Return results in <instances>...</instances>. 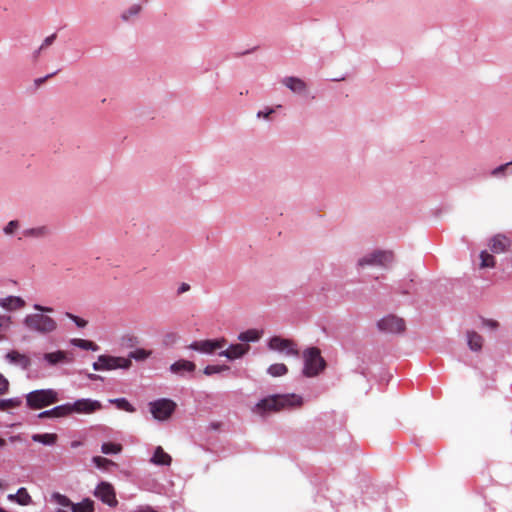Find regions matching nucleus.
<instances>
[{"label":"nucleus","instance_id":"f257e3e1","mask_svg":"<svg viewBox=\"0 0 512 512\" xmlns=\"http://www.w3.org/2000/svg\"><path fill=\"white\" fill-rule=\"evenodd\" d=\"M302 398L296 394H276L260 400L256 408L263 412H278L285 408L299 407Z\"/></svg>","mask_w":512,"mask_h":512},{"label":"nucleus","instance_id":"f03ea898","mask_svg":"<svg viewBox=\"0 0 512 512\" xmlns=\"http://www.w3.org/2000/svg\"><path fill=\"white\" fill-rule=\"evenodd\" d=\"M23 324L29 331L41 335L50 334L57 329V322L52 317L42 313L28 314L24 318Z\"/></svg>","mask_w":512,"mask_h":512},{"label":"nucleus","instance_id":"7ed1b4c3","mask_svg":"<svg viewBox=\"0 0 512 512\" xmlns=\"http://www.w3.org/2000/svg\"><path fill=\"white\" fill-rule=\"evenodd\" d=\"M304 369L303 374L306 377H315L326 368V361L321 356V351L317 347H310L303 352Z\"/></svg>","mask_w":512,"mask_h":512},{"label":"nucleus","instance_id":"20e7f679","mask_svg":"<svg viewBox=\"0 0 512 512\" xmlns=\"http://www.w3.org/2000/svg\"><path fill=\"white\" fill-rule=\"evenodd\" d=\"M58 400V393L53 389L34 390L26 396L27 406L34 410L55 404Z\"/></svg>","mask_w":512,"mask_h":512},{"label":"nucleus","instance_id":"39448f33","mask_svg":"<svg viewBox=\"0 0 512 512\" xmlns=\"http://www.w3.org/2000/svg\"><path fill=\"white\" fill-rule=\"evenodd\" d=\"M132 361L125 357H117L111 355H100L96 362L93 363L95 371H110L115 369H129Z\"/></svg>","mask_w":512,"mask_h":512},{"label":"nucleus","instance_id":"423d86ee","mask_svg":"<svg viewBox=\"0 0 512 512\" xmlns=\"http://www.w3.org/2000/svg\"><path fill=\"white\" fill-rule=\"evenodd\" d=\"M150 412L159 421H165L171 417L176 409V403L170 399H159L149 403Z\"/></svg>","mask_w":512,"mask_h":512},{"label":"nucleus","instance_id":"0eeeda50","mask_svg":"<svg viewBox=\"0 0 512 512\" xmlns=\"http://www.w3.org/2000/svg\"><path fill=\"white\" fill-rule=\"evenodd\" d=\"M393 258L394 256L391 251L377 250L359 259L358 265L360 267L366 265L386 267L393 261Z\"/></svg>","mask_w":512,"mask_h":512},{"label":"nucleus","instance_id":"6e6552de","mask_svg":"<svg viewBox=\"0 0 512 512\" xmlns=\"http://www.w3.org/2000/svg\"><path fill=\"white\" fill-rule=\"evenodd\" d=\"M69 416L73 413L92 414L102 409V404L97 400L78 399L74 403H68Z\"/></svg>","mask_w":512,"mask_h":512},{"label":"nucleus","instance_id":"1a4fd4ad","mask_svg":"<svg viewBox=\"0 0 512 512\" xmlns=\"http://www.w3.org/2000/svg\"><path fill=\"white\" fill-rule=\"evenodd\" d=\"M94 495L110 507H116L118 504L115 489L109 482H100L94 491Z\"/></svg>","mask_w":512,"mask_h":512},{"label":"nucleus","instance_id":"9d476101","mask_svg":"<svg viewBox=\"0 0 512 512\" xmlns=\"http://www.w3.org/2000/svg\"><path fill=\"white\" fill-rule=\"evenodd\" d=\"M227 342L224 338L215 340H200L191 343L188 348L205 354H211L218 349L226 346Z\"/></svg>","mask_w":512,"mask_h":512},{"label":"nucleus","instance_id":"9b49d317","mask_svg":"<svg viewBox=\"0 0 512 512\" xmlns=\"http://www.w3.org/2000/svg\"><path fill=\"white\" fill-rule=\"evenodd\" d=\"M378 328L384 332L401 333L405 330V322L402 318L389 315L378 322Z\"/></svg>","mask_w":512,"mask_h":512},{"label":"nucleus","instance_id":"f8f14e48","mask_svg":"<svg viewBox=\"0 0 512 512\" xmlns=\"http://www.w3.org/2000/svg\"><path fill=\"white\" fill-rule=\"evenodd\" d=\"M293 342L281 337H272L269 341V348L272 350L284 351L287 350L288 355L298 356V350L293 347Z\"/></svg>","mask_w":512,"mask_h":512},{"label":"nucleus","instance_id":"ddd939ff","mask_svg":"<svg viewBox=\"0 0 512 512\" xmlns=\"http://www.w3.org/2000/svg\"><path fill=\"white\" fill-rule=\"evenodd\" d=\"M5 359L13 365L19 366L23 370H27L31 366V359L27 354L17 350H11L5 355Z\"/></svg>","mask_w":512,"mask_h":512},{"label":"nucleus","instance_id":"4468645a","mask_svg":"<svg viewBox=\"0 0 512 512\" xmlns=\"http://www.w3.org/2000/svg\"><path fill=\"white\" fill-rule=\"evenodd\" d=\"M512 246L511 241L502 234H497L491 238L489 247L493 253H503Z\"/></svg>","mask_w":512,"mask_h":512},{"label":"nucleus","instance_id":"2eb2a0df","mask_svg":"<svg viewBox=\"0 0 512 512\" xmlns=\"http://www.w3.org/2000/svg\"><path fill=\"white\" fill-rule=\"evenodd\" d=\"M250 349L249 344H233L226 350L220 352V356H225L230 360L237 359L245 355Z\"/></svg>","mask_w":512,"mask_h":512},{"label":"nucleus","instance_id":"dca6fc26","mask_svg":"<svg viewBox=\"0 0 512 512\" xmlns=\"http://www.w3.org/2000/svg\"><path fill=\"white\" fill-rule=\"evenodd\" d=\"M25 301L18 296H8L0 299V306L7 311H16L25 307Z\"/></svg>","mask_w":512,"mask_h":512},{"label":"nucleus","instance_id":"f3484780","mask_svg":"<svg viewBox=\"0 0 512 512\" xmlns=\"http://www.w3.org/2000/svg\"><path fill=\"white\" fill-rule=\"evenodd\" d=\"M68 403L56 406L50 410L43 411L38 414V418H62L69 416Z\"/></svg>","mask_w":512,"mask_h":512},{"label":"nucleus","instance_id":"a211bd4d","mask_svg":"<svg viewBox=\"0 0 512 512\" xmlns=\"http://www.w3.org/2000/svg\"><path fill=\"white\" fill-rule=\"evenodd\" d=\"M43 358L50 366H55L59 363L71 362V359L68 357V353L62 350L45 353Z\"/></svg>","mask_w":512,"mask_h":512},{"label":"nucleus","instance_id":"6ab92c4d","mask_svg":"<svg viewBox=\"0 0 512 512\" xmlns=\"http://www.w3.org/2000/svg\"><path fill=\"white\" fill-rule=\"evenodd\" d=\"M282 83L294 93H302L307 88L306 83L297 77H285Z\"/></svg>","mask_w":512,"mask_h":512},{"label":"nucleus","instance_id":"aec40b11","mask_svg":"<svg viewBox=\"0 0 512 512\" xmlns=\"http://www.w3.org/2000/svg\"><path fill=\"white\" fill-rule=\"evenodd\" d=\"M196 369V365L192 361L178 360L170 366V371L174 374H182L183 372H193Z\"/></svg>","mask_w":512,"mask_h":512},{"label":"nucleus","instance_id":"412c9836","mask_svg":"<svg viewBox=\"0 0 512 512\" xmlns=\"http://www.w3.org/2000/svg\"><path fill=\"white\" fill-rule=\"evenodd\" d=\"M150 461L155 465L169 466L172 458L161 446H157Z\"/></svg>","mask_w":512,"mask_h":512},{"label":"nucleus","instance_id":"4be33fe9","mask_svg":"<svg viewBox=\"0 0 512 512\" xmlns=\"http://www.w3.org/2000/svg\"><path fill=\"white\" fill-rule=\"evenodd\" d=\"M51 500L65 510L72 512L73 502L65 495L55 492L51 496Z\"/></svg>","mask_w":512,"mask_h":512},{"label":"nucleus","instance_id":"5701e85b","mask_svg":"<svg viewBox=\"0 0 512 512\" xmlns=\"http://www.w3.org/2000/svg\"><path fill=\"white\" fill-rule=\"evenodd\" d=\"M468 345L471 350L479 351L483 345V338L481 335L474 331H469L467 333Z\"/></svg>","mask_w":512,"mask_h":512},{"label":"nucleus","instance_id":"b1692460","mask_svg":"<svg viewBox=\"0 0 512 512\" xmlns=\"http://www.w3.org/2000/svg\"><path fill=\"white\" fill-rule=\"evenodd\" d=\"M57 439H58V437L54 433L32 435V440L34 442L42 443L44 445H54L56 443Z\"/></svg>","mask_w":512,"mask_h":512},{"label":"nucleus","instance_id":"393cba45","mask_svg":"<svg viewBox=\"0 0 512 512\" xmlns=\"http://www.w3.org/2000/svg\"><path fill=\"white\" fill-rule=\"evenodd\" d=\"M26 237L41 238L50 234V229L47 226H40L36 228H30L23 232Z\"/></svg>","mask_w":512,"mask_h":512},{"label":"nucleus","instance_id":"a878e982","mask_svg":"<svg viewBox=\"0 0 512 512\" xmlns=\"http://www.w3.org/2000/svg\"><path fill=\"white\" fill-rule=\"evenodd\" d=\"M72 345L79 347L84 350H92L97 351L99 349L98 345L95 344L93 341L75 338L71 341Z\"/></svg>","mask_w":512,"mask_h":512},{"label":"nucleus","instance_id":"bb28decb","mask_svg":"<svg viewBox=\"0 0 512 512\" xmlns=\"http://www.w3.org/2000/svg\"><path fill=\"white\" fill-rule=\"evenodd\" d=\"M152 355V351L151 350H146V349H143V348H138L134 351H131L129 353V356L127 359H135L136 361H144L146 360L147 358H149L150 356Z\"/></svg>","mask_w":512,"mask_h":512},{"label":"nucleus","instance_id":"cd10ccee","mask_svg":"<svg viewBox=\"0 0 512 512\" xmlns=\"http://www.w3.org/2000/svg\"><path fill=\"white\" fill-rule=\"evenodd\" d=\"M267 372L273 377H279L287 374L288 368L283 363L272 364L268 367Z\"/></svg>","mask_w":512,"mask_h":512},{"label":"nucleus","instance_id":"c85d7f7f","mask_svg":"<svg viewBox=\"0 0 512 512\" xmlns=\"http://www.w3.org/2000/svg\"><path fill=\"white\" fill-rule=\"evenodd\" d=\"M22 401L19 398L3 399L0 400V411H7L19 407Z\"/></svg>","mask_w":512,"mask_h":512},{"label":"nucleus","instance_id":"c756f323","mask_svg":"<svg viewBox=\"0 0 512 512\" xmlns=\"http://www.w3.org/2000/svg\"><path fill=\"white\" fill-rule=\"evenodd\" d=\"M260 338V334L257 330L250 329L239 334L238 339L244 342H254Z\"/></svg>","mask_w":512,"mask_h":512},{"label":"nucleus","instance_id":"7c9ffc66","mask_svg":"<svg viewBox=\"0 0 512 512\" xmlns=\"http://www.w3.org/2000/svg\"><path fill=\"white\" fill-rule=\"evenodd\" d=\"M17 503L22 506L29 505L32 502V498L27 492L26 488L22 487L18 489L17 493Z\"/></svg>","mask_w":512,"mask_h":512},{"label":"nucleus","instance_id":"2f4dec72","mask_svg":"<svg viewBox=\"0 0 512 512\" xmlns=\"http://www.w3.org/2000/svg\"><path fill=\"white\" fill-rule=\"evenodd\" d=\"M481 259V268H492L495 266V258L493 255L489 254L487 251H482L480 254Z\"/></svg>","mask_w":512,"mask_h":512},{"label":"nucleus","instance_id":"473e14b6","mask_svg":"<svg viewBox=\"0 0 512 512\" xmlns=\"http://www.w3.org/2000/svg\"><path fill=\"white\" fill-rule=\"evenodd\" d=\"M111 403L115 404L118 409L124 410L126 412H134L135 408L125 399V398H118L110 400Z\"/></svg>","mask_w":512,"mask_h":512},{"label":"nucleus","instance_id":"72a5a7b5","mask_svg":"<svg viewBox=\"0 0 512 512\" xmlns=\"http://www.w3.org/2000/svg\"><path fill=\"white\" fill-rule=\"evenodd\" d=\"M121 450H122V446L120 444H116V443L107 442V443H103L101 446V451L104 454H117V453L121 452Z\"/></svg>","mask_w":512,"mask_h":512},{"label":"nucleus","instance_id":"f704fd0d","mask_svg":"<svg viewBox=\"0 0 512 512\" xmlns=\"http://www.w3.org/2000/svg\"><path fill=\"white\" fill-rule=\"evenodd\" d=\"M226 370H229V367L226 365H208L204 368L203 373L207 376H210L212 374L220 373Z\"/></svg>","mask_w":512,"mask_h":512},{"label":"nucleus","instance_id":"c9c22d12","mask_svg":"<svg viewBox=\"0 0 512 512\" xmlns=\"http://www.w3.org/2000/svg\"><path fill=\"white\" fill-rule=\"evenodd\" d=\"M93 463L100 469H107L111 465H115V463L105 457L95 456L93 457Z\"/></svg>","mask_w":512,"mask_h":512},{"label":"nucleus","instance_id":"e433bc0d","mask_svg":"<svg viewBox=\"0 0 512 512\" xmlns=\"http://www.w3.org/2000/svg\"><path fill=\"white\" fill-rule=\"evenodd\" d=\"M512 167V161L511 162H508V163H505V164H502L500 166H498L497 168L493 169L491 171V175L493 177H500V176H503L506 174V172L509 170V168Z\"/></svg>","mask_w":512,"mask_h":512},{"label":"nucleus","instance_id":"4c0bfd02","mask_svg":"<svg viewBox=\"0 0 512 512\" xmlns=\"http://www.w3.org/2000/svg\"><path fill=\"white\" fill-rule=\"evenodd\" d=\"M141 11V6L134 4L122 14V19L127 21L131 16L137 15Z\"/></svg>","mask_w":512,"mask_h":512},{"label":"nucleus","instance_id":"58836bf2","mask_svg":"<svg viewBox=\"0 0 512 512\" xmlns=\"http://www.w3.org/2000/svg\"><path fill=\"white\" fill-rule=\"evenodd\" d=\"M56 39V34H52L48 37H46L43 41V43L41 44V46L39 47V49L35 52L34 56L35 58H37L40 54V52L45 49L46 47L50 46L53 44V42L55 41Z\"/></svg>","mask_w":512,"mask_h":512},{"label":"nucleus","instance_id":"ea45409f","mask_svg":"<svg viewBox=\"0 0 512 512\" xmlns=\"http://www.w3.org/2000/svg\"><path fill=\"white\" fill-rule=\"evenodd\" d=\"M18 228L19 222L17 220H12L4 227V233L6 235H12Z\"/></svg>","mask_w":512,"mask_h":512},{"label":"nucleus","instance_id":"a19ab883","mask_svg":"<svg viewBox=\"0 0 512 512\" xmlns=\"http://www.w3.org/2000/svg\"><path fill=\"white\" fill-rule=\"evenodd\" d=\"M9 382L8 380L0 373V395H4L8 392Z\"/></svg>","mask_w":512,"mask_h":512},{"label":"nucleus","instance_id":"79ce46f5","mask_svg":"<svg viewBox=\"0 0 512 512\" xmlns=\"http://www.w3.org/2000/svg\"><path fill=\"white\" fill-rule=\"evenodd\" d=\"M67 316L74 321V323L80 327V328H84L86 325H87V321L78 317V316H75V315H72L70 313H67Z\"/></svg>","mask_w":512,"mask_h":512},{"label":"nucleus","instance_id":"37998d69","mask_svg":"<svg viewBox=\"0 0 512 512\" xmlns=\"http://www.w3.org/2000/svg\"><path fill=\"white\" fill-rule=\"evenodd\" d=\"M34 309L36 311H39L40 313H51L53 312V308L51 307H47V306H42V305H39V304H35L34 305Z\"/></svg>","mask_w":512,"mask_h":512},{"label":"nucleus","instance_id":"c03bdc74","mask_svg":"<svg viewBox=\"0 0 512 512\" xmlns=\"http://www.w3.org/2000/svg\"><path fill=\"white\" fill-rule=\"evenodd\" d=\"M56 73H57V72H54V73H51V74H49V75H47V76H45V77H42V78H38V79H36V80H35V84H36L37 86H39V85L43 84L47 79H49V78L53 77Z\"/></svg>","mask_w":512,"mask_h":512},{"label":"nucleus","instance_id":"a18cd8bd","mask_svg":"<svg viewBox=\"0 0 512 512\" xmlns=\"http://www.w3.org/2000/svg\"><path fill=\"white\" fill-rule=\"evenodd\" d=\"M483 324L491 329H496L498 327V322L495 320H484Z\"/></svg>","mask_w":512,"mask_h":512},{"label":"nucleus","instance_id":"49530a36","mask_svg":"<svg viewBox=\"0 0 512 512\" xmlns=\"http://www.w3.org/2000/svg\"><path fill=\"white\" fill-rule=\"evenodd\" d=\"M189 289H190L189 284H187V283H182V284H181V286H180V287H179V289H178V293H179V294L185 293V292L189 291Z\"/></svg>","mask_w":512,"mask_h":512},{"label":"nucleus","instance_id":"de8ad7c7","mask_svg":"<svg viewBox=\"0 0 512 512\" xmlns=\"http://www.w3.org/2000/svg\"><path fill=\"white\" fill-rule=\"evenodd\" d=\"M274 112L273 109H269L267 112H263V111H259L257 116L260 118V117H264V118H268L270 114H272Z\"/></svg>","mask_w":512,"mask_h":512},{"label":"nucleus","instance_id":"09e8293b","mask_svg":"<svg viewBox=\"0 0 512 512\" xmlns=\"http://www.w3.org/2000/svg\"><path fill=\"white\" fill-rule=\"evenodd\" d=\"M89 379L91 380H99V379H102L101 376L97 375V374H89L88 375Z\"/></svg>","mask_w":512,"mask_h":512},{"label":"nucleus","instance_id":"8fccbe9b","mask_svg":"<svg viewBox=\"0 0 512 512\" xmlns=\"http://www.w3.org/2000/svg\"><path fill=\"white\" fill-rule=\"evenodd\" d=\"M8 500L12 501V502H16L17 503V496L16 494H9L7 496Z\"/></svg>","mask_w":512,"mask_h":512},{"label":"nucleus","instance_id":"3c124183","mask_svg":"<svg viewBox=\"0 0 512 512\" xmlns=\"http://www.w3.org/2000/svg\"><path fill=\"white\" fill-rule=\"evenodd\" d=\"M5 318L3 316H0V328L4 325Z\"/></svg>","mask_w":512,"mask_h":512},{"label":"nucleus","instance_id":"603ef678","mask_svg":"<svg viewBox=\"0 0 512 512\" xmlns=\"http://www.w3.org/2000/svg\"><path fill=\"white\" fill-rule=\"evenodd\" d=\"M6 485L4 482L0 479V489H5Z\"/></svg>","mask_w":512,"mask_h":512},{"label":"nucleus","instance_id":"864d4df0","mask_svg":"<svg viewBox=\"0 0 512 512\" xmlns=\"http://www.w3.org/2000/svg\"><path fill=\"white\" fill-rule=\"evenodd\" d=\"M5 445V440L0 438V447L4 446Z\"/></svg>","mask_w":512,"mask_h":512},{"label":"nucleus","instance_id":"5fc2aeb1","mask_svg":"<svg viewBox=\"0 0 512 512\" xmlns=\"http://www.w3.org/2000/svg\"><path fill=\"white\" fill-rule=\"evenodd\" d=\"M129 340L133 341V340H136V338L135 337H130Z\"/></svg>","mask_w":512,"mask_h":512}]
</instances>
